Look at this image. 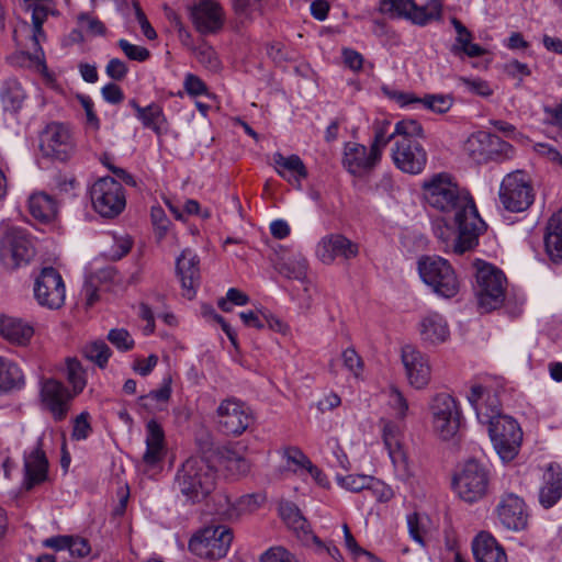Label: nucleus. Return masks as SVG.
Here are the masks:
<instances>
[{
  "label": "nucleus",
  "instance_id": "f257e3e1",
  "mask_svg": "<svg viewBox=\"0 0 562 562\" xmlns=\"http://www.w3.org/2000/svg\"><path fill=\"white\" fill-rule=\"evenodd\" d=\"M422 189L430 207L453 220L458 228L454 252L463 254L476 246L484 223L470 193L447 172L431 176L424 181Z\"/></svg>",
  "mask_w": 562,
  "mask_h": 562
},
{
  "label": "nucleus",
  "instance_id": "f03ea898",
  "mask_svg": "<svg viewBox=\"0 0 562 562\" xmlns=\"http://www.w3.org/2000/svg\"><path fill=\"white\" fill-rule=\"evenodd\" d=\"M216 473L202 458L187 459L177 470L173 488L187 502L196 504L204 501L215 488Z\"/></svg>",
  "mask_w": 562,
  "mask_h": 562
},
{
  "label": "nucleus",
  "instance_id": "7ed1b4c3",
  "mask_svg": "<svg viewBox=\"0 0 562 562\" xmlns=\"http://www.w3.org/2000/svg\"><path fill=\"white\" fill-rule=\"evenodd\" d=\"M423 282L437 295L451 299L460 290V282L450 262L439 256H422L417 262Z\"/></svg>",
  "mask_w": 562,
  "mask_h": 562
},
{
  "label": "nucleus",
  "instance_id": "20e7f679",
  "mask_svg": "<svg viewBox=\"0 0 562 562\" xmlns=\"http://www.w3.org/2000/svg\"><path fill=\"white\" fill-rule=\"evenodd\" d=\"M473 266L479 306L486 313L498 308L505 300V274L498 268L480 259H476Z\"/></svg>",
  "mask_w": 562,
  "mask_h": 562
},
{
  "label": "nucleus",
  "instance_id": "39448f33",
  "mask_svg": "<svg viewBox=\"0 0 562 562\" xmlns=\"http://www.w3.org/2000/svg\"><path fill=\"white\" fill-rule=\"evenodd\" d=\"M480 423L488 425V435L499 458L504 462L514 460L522 441L518 423L510 416H494Z\"/></svg>",
  "mask_w": 562,
  "mask_h": 562
},
{
  "label": "nucleus",
  "instance_id": "423d86ee",
  "mask_svg": "<svg viewBox=\"0 0 562 562\" xmlns=\"http://www.w3.org/2000/svg\"><path fill=\"white\" fill-rule=\"evenodd\" d=\"M498 195L508 212L520 213L528 210L535 201L530 177L524 170L507 173L501 183Z\"/></svg>",
  "mask_w": 562,
  "mask_h": 562
},
{
  "label": "nucleus",
  "instance_id": "0eeeda50",
  "mask_svg": "<svg viewBox=\"0 0 562 562\" xmlns=\"http://www.w3.org/2000/svg\"><path fill=\"white\" fill-rule=\"evenodd\" d=\"M35 256L32 237L20 227H10L0 237V260L9 270L30 263Z\"/></svg>",
  "mask_w": 562,
  "mask_h": 562
},
{
  "label": "nucleus",
  "instance_id": "6e6552de",
  "mask_svg": "<svg viewBox=\"0 0 562 562\" xmlns=\"http://www.w3.org/2000/svg\"><path fill=\"white\" fill-rule=\"evenodd\" d=\"M488 484V470L483 463L476 460L467 461L452 481L453 488L458 496L469 504L482 499L487 494Z\"/></svg>",
  "mask_w": 562,
  "mask_h": 562
},
{
  "label": "nucleus",
  "instance_id": "1a4fd4ad",
  "mask_svg": "<svg viewBox=\"0 0 562 562\" xmlns=\"http://www.w3.org/2000/svg\"><path fill=\"white\" fill-rule=\"evenodd\" d=\"M429 411L434 431L443 440L453 438L462 419L458 401L448 393L436 394L430 402Z\"/></svg>",
  "mask_w": 562,
  "mask_h": 562
},
{
  "label": "nucleus",
  "instance_id": "9d476101",
  "mask_svg": "<svg viewBox=\"0 0 562 562\" xmlns=\"http://www.w3.org/2000/svg\"><path fill=\"white\" fill-rule=\"evenodd\" d=\"M233 541L232 530L225 526H209L189 541V550L201 559L218 560L227 554Z\"/></svg>",
  "mask_w": 562,
  "mask_h": 562
},
{
  "label": "nucleus",
  "instance_id": "9b49d317",
  "mask_svg": "<svg viewBox=\"0 0 562 562\" xmlns=\"http://www.w3.org/2000/svg\"><path fill=\"white\" fill-rule=\"evenodd\" d=\"M25 11L32 13V47L33 52H22L21 58L23 59L22 65L35 68L37 71L43 72L46 70L44 52L41 47V42L46 38L43 31V24L47 16H58L59 11L55 8L54 2L49 3H31L24 7Z\"/></svg>",
  "mask_w": 562,
  "mask_h": 562
},
{
  "label": "nucleus",
  "instance_id": "f8f14e48",
  "mask_svg": "<svg viewBox=\"0 0 562 562\" xmlns=\"http://www.w3.org/2000/svg\"><path fill=\"white\" fill-rule=\"evenodd\" d=\"M93 209L102 217L113 218L121 214L126 205L122 184L112 177L97 180L90 189Z\"/></svg>",
  "mask_w": 562,
  "mask_h": 562
},
{
  "label": "nucleus",
  "instance_id": "ddd939ff",
  "mask_svg": "<svg viewBox=\"0 0 562 562\" xmlns=\"http://www.w3.org/2000/svg\"><path fill=\"white\" fill-rule=\"evenodd\" d=\"M33 293L42 307L60 308L66 299V286L61 274L53 267H44L34 279Z\"/></svg>",
  "mask_w": 562,
  "mask_h": 562
},
{
  "label": "nucleus",
  "instance_id": "4468645a",
  "mask_svg": "<svg viewBox=\"0 0 562 562\" xmlns=\"http://www.w3.org/2000/svg\"><path fill=\"white\" fill-rule=\"evenodd\" d=\"M40 150L43 156L60 161L67 160L75 150V142L69 127L52 122L40 133Z\"/></svg>",
  "mask_w": 562,
  "mask_h": 562
},
{
  "label": "nucleus",
  "instance_id": "2eb2a0df",
  "mask_svg": "<svg viewBox=\"0 0 562 562\" xmlns=\"http://www.w3.org/2000/svg\"><path fill=\"white\" fill-rule=\"evenodd\" d=\"M216 414L220 429L227 436L241 435L252 422L250 408L234 397L222 401Z\"/></svg>",
  "mask_w": 562,
  "mask_h": 562
},
{
  "label": "nucleus",
  "instance_id": "dca6fc26",
  "mask_svg": "<svg viewBox=\"0 0 562 562\" xmlns=\"http://www.w3.org/2000/svg\"><path fill=\"white\" fill-rule=\"evenodd\" d=\"M75 394L60 381L49 378L41 382L40 400L44 409L50 413L55 422L66 418Z\"/></svg>",
  "mask_w": 562,
  "mask_h": 562
},
{
  "label": "nucleus",
  "instance_id": "f3484780",
  "mask_svg": "<svg viewBox=\"0 0 562 562\" xmlns=\"http://www.w3.org/2000/svg\"><path fill=\"white\" fill-rule=\"evenodd\" d=\"M394 165L409 175L420 173L427 164V153L418 139L397 138L392 148Z\"/></svg>",
  "mask_w": 562,
  "mask_h": 562
},
{
  "label": "nucleus",
  "instance_id": "a211bd4d",
  "mask_svg": "<svg viewBox=\"0 0 562 562\" xmlns=\"http://www.w3.org/2000/svg\"><path fill=\"white\" fill-rule=\"evenodd\" d=\"M380 5L383 12L395 13L418 25H426L440 14V4L437 1L419 5L415 0H381Z\"/></svg>",
  "mask_w": 562,
  "mask_h": 562
},
{
  "label": "nucleus",
  "instance_id": "6ab92c4d",
  "mask_svg": "<svg viewBox=\"0 0 562 562\" xmlns=\"http://www.w3.org/2000/svg\"><path fill=\"white\" fill-rule=\"evenodd\" d=\"M495 513L502 526L508 530L521 531L528 525L526 504L514 493H507L501 497Z\"/></svg>",
  "mask_w": 562,
  "mask_h": 562
},
{
  "label": "nucleus",
  "instance_id": "aec40b11",
  "mask_svg": "<svg viewBox=\"0 0 562 562\" xmlns=\"http://www.w3.org/2000/svg\"><path fill=\"white\" fill-rule=\"evenodd\" d=\"M191 18L201 34L218 32L224 24L221 5L214 0H199L191 9Z\"/></svg>",
  "mask_w": 562,
  "mask_h": 562
},
{
  "label": "nucleus",
  "instance_id": "412c9836",
  "mask_svg": "<svg viewBox=\"0 0 562 562\" xmlns=\"http://www.w3.org/2000/svg\"><path fill=\"white\" fill-rule=\"evenodd\" d=\"M358 252V245L340 234H330L323 237L316 250L321 261L326 265L331 263L338 257L349 260L355 258Z\"/></svg>",
  "mask_w": 562,
  "mask_h": 562
},
{
  "label": "nucleus",
  "instance_id": "4be33fe9",
  "mask_svg": "<svg viewBox=\"0 0 562 562\" xmlns=\"http://www.w3.org/2000/svg\"><path fill=\"white\" fill-rule=\"evenodd\" d=\"M279 512L283 521L293 531L302 546L310 548L318 542V537L314 535L310 522L294 503H282L279 507Z\"/></svg>",
  "mask_w": 562,
  "mask_h": 562
},
{
  "label": "nucleus",
  "instance_id": "5701e85b",
  "mask_svg": "<svg viewBox=\"0 0 562 562\" xmlns=\"http://www.w3.org/2000/svg\"><path fill=\"white\" fill-rule=\"evenodd\" d=\"M200 259L198 255L187 248L176 260V271L180 278L183 295L189 300L195 296L200 282Z\"/></svg>",
  "mask_w": 562,
  "mask_h": 562
},
{
  "label": "nucleus",
  "instance_id": "b1692460",
  "mask_svg": "<svg viewBox=\"0 0 562 562\" xmlns=\"http://www.w3.org/2000/svg\"><path fill=\"white\" fill-rule=\"evenodd\" d=\"M380 159L373 157V153L364 145L348 142L344 147L342 165L353 176H363L370 172Z\"/></svg>",
  "mask_w": 562,
  "mask_h": 562
},
{
  "label": "nucleus",
  "instance_id": "393cba45",
  "mask_svg": "<svg viewBox=\"0 0 562 562\" xmlns=\"http://www.w3.org/2000/svg\"><path fill=\"white\" fill-rule=\"evenodd\" d=\"M402 361L411 385L416 389H423L428 384L430 368L426 358L418 350L409 345L403 347Z\"/></svg>",
  "mask_w": 562,
  "mask_h": 562
},
{
  "label": "nucleus",
  "instance_id": "a878e982",
  "mask_svg": "<svg viewBox=\"0 0 562 562\" xmlns=\"http://www.w3.org/2000/svg\"><path fill=\"white\" fill-rule=\"evenodd\" d=\"M475 562H508L503 546L488 531L479 532L472 541Z\"/></svg>",
  "mask_w": 562,
  "mask_h": 562
},
{
  "label": "nucleus",
  "instance_id": "bb28decb",
  "mask_svg": "<svg viewBox=\"0 0 562 562\" xmlns=\"http://www.w3.org/2000/svg\"><path fill=\"white\" fill-rule=\"evenodd\" d=\"M562 497V469L557 463H550L543 472L542 485L539 491V502L544 508H551Z\"/></svg>",
  "mask_w": 562,
  "mask_h": 562
},
{
  "label": "nucleus",
  "instance_id": "cd10ccee",
  "mask_svg": "<svg viewBox=\"0 0 562 562\" xmlns=\"http://www.w3.org/2000/svg\"><path fill=\"white\" fill-rule=\"evenodd\" d=\"M166 453L165 434L161 426L154 419L146 425V451L143 462L148 468L157 467Z\"/></svg>",
  "mask_w": 562,
  "mask_h": 562
},
{
  "label": "nucleus",
  "instance_id": "c85d7f7f",
  "mask_svg": "<svg viewBox=\"0 0 562 562\" xmlns=\"http://www.w3.org/2000/svg\"><path fill=\"white\" fill-rule=\"evenodd\" d=\"M0 335L11 345L25 347L30 344L34 329L21 318L12 316L0 317Z\"/></svg>",
  "mask_w": 562,
  "mask_h": 562
},
{
  "label": "nucleus",
  "instance_id": "c756f323",
  "mask_svg": "<svg viewBox=\"0 0 562 562\" xmlns=\"http://www.w3.org/2000/svg\"><path fill=\"white\" fill-rule=\"evenodd\" d=\"M47 469L48 461L42 449L36 448L30 454L25 456L23 481L24 488L30 491L35 485L43 483L47 479Z\"/></svg>",
  "mask_w": 562,
  "mask_h": 562
},
{
  "label": "nucleus",
  "instance_id": "7c9ffc66",
  "mask_svg": "<svg viewBox=\"0 0 562 562\" xmlns=\"http://www.w3.org/2000/svg\"><path fill=\"white\" fill-rule=\"evenodd\" d=\"M273 160L277 172L280 177L296 188H301V181L307 177V169L297 155L288 157L282 154H274Z\"/></svg>",
  "mask_w": 562,
  "mask_h": 562
},
{
  "label": "nucleus",
  "instance_id": "2f4dec72",
  "mask_svg": "<svg viewBox=\"0 0 562 562\" xmlns=\"http://www.w3.org/2000/svg\"><path fill=\"white\" fill-rule=\"evenodd\" d=\"M419 334L424 341L439 344L449 337V327L442 315L431 312L422 318Z\"/></svg>",
  "mask_w": 562,
  "mask_h": 562
},
{
  "label": "nucleus",
  "instance_id": "473e14b6",
  "mask_svg": "<svg viewBox=\"0 0 562 562\" xmlns=\"http://www.w3.org/2000/svg\"><path fill=\"white\" fill-rule=\"evenodd\" d=\"M544 246L552 261L562 260V209L554 213L547 224Z\"/></svg>",
  "mask_w": 562,
  "mask_h": 562
},
{
  "label": "nucleus",
  "instance_id": "72a5a7b5",
  "mask_svg": "<svg viewBox=\"0 0 562 562\" xmlns=\"http://www.w3.org/2000/svg\"><path fill=\"white\" fill-rule=\"evenodd\" d=\"M29 211L41 223H50L57 216L58 205L52 195L45 192H36L29 199Z\"/></svg>",
  "mask_w": 562,
  "mask_h": 562
},
{
  "label": "nucleus",
  "instance_id": "f704fd0d",
  "mask_svg": "<svg viewBox=\"0 0 562 562\" xmlns=\"http://www.w3.org/2000/svg\"><path fill=\"white\" fill-rule=\"evenodd\" d=\"M26 98L27 93L21 81L13 77L4 80L0 91V99L5 111L19 112Z\"/></svg>",
  "mask_w": 562,
  "mask_h": 562
},
{
  "label": "nucleus",
  "instance_id": "c9c22d12",
  "mask_svg": "<svg viewBox=\"0 0 562 562\" xmlns=\"http://www.w3.org/2000/svg\"><path fill=\"white\" fill-rule=\"evenodd\" d=\"M24 383V375L18 364L0 357V394L21 390Z\"/></svg>",
  "mask_w": 562,
  "mask_h": 562
},
{
  "label": "nucleus",
  "instance_id": "e433bc0d",
  "mask_svg": "<svg viewBox=\"0 0 562 562\" xmlns=\"http://www.w3.org/2000/svg\"><path fill=\"white\" fill-rule=\"evenodd\" d=\"M491 133L477 132L472 134L464 144V150L476 164L488 162V149L491 143Z\"/></svg>",
  "mask_w": 562,
  "mask_h": 562
},
{
  "label": "nucleus",
  "instance_id": "4c0bfd02",
  "mask_svg": "<svg viewBox=\"0 0 562 562\" xmlns=\"http://www.w3.org/2000/svg\"><path fill=\"white\" fill-rule=\"evenodd\" d=\"M137 119L145 128L151 130L157 135H161L166 131L167 119L158 103L151 102L144 109H139Z\"/></svg>",
  "mask_w": 562,
  "mask_h": 562
},
{
  "label": "nucleus",
  "instance_id": "58836bf2",
  "mask_svg": "<svg viewBox=\"0 0 562 562\" xmlns=\"http://www.w3.org/2000/svg\"><path fill=\"white\" fill-rule=\"evenodd\" d=\"M212 513L221 520H235L237 519V512L235 509V502L225 492H217L212 496Z\"/></svg>",
  "mask_w": 562,
  "mask_h": 562
},
{
  "label": "nucleus",
  "instance_id": "ea45409f",
  "mask_svg": "<svg viewBox=\"0 0 562 562\" xmlns=\"http://www.w3.org/2000/svg\"><path fill=\"white\" fill-rule=\"evenodd\" d=\"M66 378L71 384V392L77 396L87 384L86 372L81 363L76 358L66 359Z\"/></svg>",
  "mask_w": 562,
  "mask_h": 562
},
{
  "label": "nucleus",
  "instance_id": "a19ab883",
  "mask_svg": "<svg viewBox=\"0 0 562 562\" xmlns=\"http://www.w3.org/2000/svg\"><path fill=\"white\" fill-rule=\"evenodd\" d=\"M82 353L99 368H105L112 351L103 340H95L87 344L82 348Z\"/></svg>",
  "mask_w": 562,
  "mask_h": 562
},
{
  "label": "nucleus",
  "instance_id": "79ce46f5",
  "mask_svg": "<svg viewBox=\"0 0 562 562\" xmlns=\"http://www.w3.org/2000/svg\"><path fill=\"white\" fill-rule=\"evenodd\" d=\"M390 126L391 123L389 121H384L374 125V138L369 148L373 153V157L381 159L382 150L392 139L396 137L394 131L389 133Z\"/></svg>",
  "mask_w": 562,
  "mask_h": 562
},
{
  "label": "nucleus",
  "instance_id": "37998d69",
  "mask_svg": "<svg viewBox=\"0 0 562 562\" xmlns=\"http://www.w3.org/2000/svg\"><path fill=\"white\" fill-rule=\"evenodd\" d=\"M420 104L437 114L447 113L453 105V98L450 94H425Z\"/></svg>",
  "mask_w": 562,
  "mask_h": 562
},
{
  "label": "nucleus",
  "instance_id": "c03bdc74",
  "mask_svg": "<svg viewBox=\"0 0 562 562\" xmlns=\"http://www.w3.org/2000/svg\"><path fill=\"white\" fill-rule=\"evenodd\" d=\"M394 134L397 138L417 139L424 138V128L419 122L412 119L401 120L395 124Z\"/></svg>",
  "mask_w": 562,
  "mask_h": 562
},
{
  "label": "nucleus",
  "instance_id": "a18cd8bd",
  "mask_svg": "<svg viewBox=\"0 0 562 562\" xmlns=\"http://www.w3.org/2000/svg\"><path fill=\"white\" fill-rule=\"evenodd\" d=\"M491 143L493 145L490 144L488 149L492 153L488 154V161H503L513 158L515 149L509 143L494 134L491 135Z\"/></svg>",
  "mask_w": 562,
  "mask_h": 562
},
{
  "label": "nucleus",
  "instance_id": "49530a36",
  "mask_svg": "<svg viewBox=\"0 0 562 562\" xmlns=\"http://www.w3.org/2000/svg\"><path fill=\"white\" fill-rule=\"evenodd\" d=\"M371 475L364 474H348L345 476L337 475V483L353 493H358L361 491H368L369 484L371 482Z\"/></svg>",
  "mask_w": 562,
  "mask_h": 562
},
{
  "label": "nucleus",
  "instance_id": "de8ad7c7",
  "mask_svg": "<svg viewBox=\"0 0 562 562\" xmlns=\"http://www.w3.org/2000/svg\"><path fill=\"white\" fill-rule=\"evenodd\" d=\"M266 502V496L261 493H252L240 496L235 502L237 519L246 513H252Z\"/></svg>",
  "mask_w": 562,
  "mask_h": 562
},
{
  "label": "nucleus",
  "instance_id": "09e8293b",
  "mask_svg": "<svg viewBox=\"0 0 562 562\" xmlns=\"http://www.w3.org/2000/svg\"><path fill=\"white\" fill-rule=\"evenodd\" d=\"M195 57L200 64L211 71H217L221 68V61L214 48L207 44H202L194 49Z\"/></svg>",
  "mask_w": 562,
  "mask_h": 562
},
{
  "label": "nucleus",
  "instance_id": "8fccbe9b",
  "mask_svg": "<svg viewBox=\"0 0 562 562\" xmlns=\"http://www.w3.org/2000/svg\"><path fill=\"white\" fill-rule=\"evenodd\" d=\"M249 296L236 288H231L226 292V297H222L217 301L218 307L223 312H232L233 305L244 306L248 304Z\"/></svg>",
  "mask_w": 562,
  "mask_h": 562
},
{
  "label": "nucleus",
  "instance_id": "3c124183",
  "mask_svg": "<svg viewBox=\"0 0 562 562\" xmlns=\"http://www.w3.org/2000/svg\"><path fill=\"white\" fill-rule=\"evenodd\" d=\"M108 340L120 351L126 352L134 348V339L124 328H113L108 334Z\"/></svg>",
  "mask_w": 562,
  "mask_h": 562
},
{
  "label": "nucleus",
  "instance_id": "603ef678",
  "mask_svg": "<svg viewBox=\"0 0 562 562\" xmlns=\"http://www.w3.org/2000/svg\"><path fill=\"white\" fill-rule=\"evenodd\" d=\"M91 432L90 414L85 411L74 419L71 439L77 441L86 440Z\"/></svg>",
  "mask_w": 562,
  "mask_h": 562
},
{
  "label": "nucleus",
  "instance_id": "864d4df0",
  "mask_svg": "<svg viewBox=\"0 0 562 562\" xmlns=\"http://www.w3.org/2000/svg\"><path fill=\"white\" fill-rule=\"evenodd\" d=\"M307 261L305 259L289 260L283 262L280 268V273L289 279L303 281L306 278Z\"/></svg>",
  "mask_w": 562,
  "mask_h": 562
},
{
  "label": "nucleus",
  "instance_id": "5fc2aeb1",
  "mask_svg": "<svg viewBox=\"0 0 562 562\" xmlns=\"http://www.w3.org/2000/svg\"><path fill=\"white\" fill-rule=\"evenodd\" d=\"M490 391L491 390L486 389L485 386L476 384L471 387L470 393L468 395V400L472 407L474 408L479 422L483 420V416H487L486 413H484L483 401L486 397V394L490 393Z\"/></svg>",
  "mask_w": 562,
  "mask_h": 562
},
{
  "label": "nucleus",
  "instance_id": "6e6d98bb",
  "mask_svg": "<svg viewBox=\"0 0 562 562\" xmlns=\"http://www.w3.org/2000/svg\"><path fill=\"white\" fill-rule=\"evenodd\" d=\"M225 468L233 475H246L250 470V463L244 457L228 451L225 456Z\"/></svg>",
  "mask_w": 562,
  "mask_h": 562
},
{
  "label": "nucleus",
  "instance_id": "4d7b16f0",
  "mask_svg": "<svg viewBox=\"0 0 562 562\" xmlns=\"http://www.w3.org/2000/svg\"><path fill=\"white\" fill-rule=\"evenodd\" d=\"M117 45L131 60L143 63L150 57V52L146 47L134 45L127 40L121 38Z\"/></svg>",
  "mask_w": 562,
  "mask_h": 562
},
{
  "label": "nucleus",
  "instance_id": "13d9d810",
  "mask_svg": "<svg viewBox=\"0 0 562 562\" xmlns=\"http://www.w3.org/2000/svg\"><path fill=\"white\" fill-rule=\"evenodd\" d=\"M389 454L394 465L396 476L402 481L408 480L412 476V472L405 453L400 448L391 450Z\"/></svg>",
  "mask_w": 562,
  "mask_h": 562
},
{
  "label": "nucleus",
  "instance_id": "bf43d9fd",
  "mask_svg": "<svg viewBox=\"0 0 562 562\" xmlns=\"http://www.w3.org/2000/svg\"><path fill=\"white\" fill-rule=\"evenodd\" d=\"M261 562H300L297 557L283 547H273L260 558Z\"/></svg>",
  "mask_w": 562,
  "mask_h": 562
},
{
  "label": "nucleus",
  "instance_id": "052dcab7",
  "mask_svg": "<svg viewBox=\"0 0 562 562\" xmlns=\"http://www.w3.org/2000/svg\"><path fill=\"white\" fill-rule=\"evenodd\" d=\"M459 81L472 93L480 97H490L493 93L490 85L480 78H465L460 77Z\"/></svg>",
  "mask_w": 562,
  "mask_h": 562
},
{
  "label": "nucleus",
  "instance_id": "680f3d73",
  "mask_svg": "<svg viewBox=\"0 0 562 562\" xmlns=\"http://www.w3.org/2000/svg\"><path fill=\"white\" fill-rule=\"evenodd\" d=\"M368 491L371 492L372 496H374L380 503H386L394 496V492L391 486L374 476L371 479Z\"/></svg>",
  "mask_w": 562,
  "mask_h": 562
},
{
  "label": "nucleus",
  "instance_id": "e2e57ef3",
  "mask_svg": "<svg viewBox=\"0 0 562 562\" xmlns=\"http://www.w3.org/2000/svg\"><path fill=\"white\" fill-rule=\"evenodd\" d=\"M170 395L171 387L169 382H167L160 389L153 390L148 394L139 396L138 401L143 406L149 407L151 405L150 402L165 403L169 400Z\"/></svg>",
  "mask_w": 562,
  "mask_h": 562
},
{
  "label": "nucleus",
  "instance_id": "0e129e2a",
  "mask_svg": "<svg viewBox=\"0 0 562 562\" xmlns=\"http://www.w3.org/2000/svg\"><path fill=\"white\" fill-rule=\"evenodd\" d=\"M342 361L344 366L355 375L359 376L362 368L363 362L360 356L356 352L353 348H347L342 352Z\"/></svg>",
  "mask_w": 562,
  "mask_h": 562
},
{
  "label": "nucleus",
  "instance_id": "69168bd1",
  "mask_svg": "<svg viewBox=\"0 0 562 562\" xmlns=\"http://www.w3.org/2000/svg\"><path fill=\"white\" fill-rule=\"evenodd\" d=\"M78 23L86 27L87 32L91 35H103L105 33L104 24L88 13H80L78 15Z\"/></svg>",
  "mask_w": 562,
  "mask_h": 562
},
{
  "label": "nucleus",
  "instance_id": "338daca9",
  "mask_svg": "<svg viewBox=\"0 0 562 562\" xmlns=\"http://www.w3.org/2000/svg\"><path fill=\"white\" fill-rule=\"evenodd\" d=\"M128 72V67L120 58H112L105 67V74L115 81H122Z\"/></svg>",
  "mask_w": 562,
  "mask_h": 562
},
{
  "label": "nucleus",
  "instance_id": "774afa93",
  "mask_svg": "<svg viewBox=\"0 0 562 562\" xmlns=\"http://www.w3.org/2000/svg\"><path fill=\"white\" fill-rule=\"evenodd\" d=\"M266 310L258 308L256 311H247L240 312L239 317L243 321L244 325L247 327H254L257 329L265 328V319L262 314H265Z\"/></svg>",
  "mask_w": 562,
  "mask_h": 562
}]
</instances>
